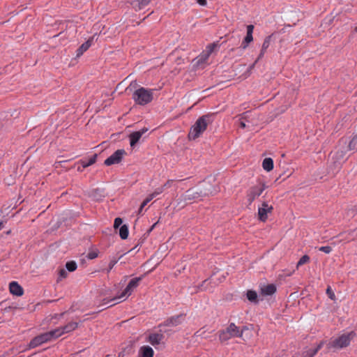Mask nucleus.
Masks as SVG:
<instances>
[{
    "instance_id": "obj_8",
    "label": "nucleus",
    "mask_w": 357,
    "mask_h": 357,
    "mask_svg": "<svg viewBox=\"0 0 357 357\" xmlns=\"http://www.w3.org/2000/svg\"><path fill=\"white\" fill-rule=\"evenodd\" d=\"M266 186L264 183H260L257 185L252 187L247 195V199L249 204H251L254 200L259 197L263 191L266 189Z\"/></svg>"
},
{
    "instance_id": "obj_16",
    "label": "nucleus",
    "mask_w": 357,
    "mask_h": 357,
    "mask_svg": "<svg viewBox=\"0 0 357 357\" xmlns=\"http://www.w3.org/2000/svg\"><path fill=\"white\" fill-rule=\"evenodd\" d=\"M276 291V287L273 284L263 285L261 287V292L264 296H271Z\"/></svg>"
},
{
    "instance_id": "obj_51",
    "label": "nucleus",
    "mask_w": 357,
    "mask_h": 357,
    "mask_svg": "<svg viewBox=\"0 0 357 357\" xmlns=\"http://www.w3.org/2000/svg\"><path fill=\"white\" fill-rule=\"evenodd\" d=\"M340 164V162H338L337 165L338 168H339Z\"/></svg>"
},
{
    "instance_id": "obj_13",
    "label": "nucleus",
    "mask_w": 357,
    "mask_h": 357,
    "mask_svg": "<svg viewBox=\"0 0 357 357\" xmlns=\"http://www.w3.org/2000/svg\"><path fill=\"white\" fill-rule=\"evenodd\" d=\"M250 117V112H246L239 116L238 119L236 121V123L240 128L243 129L245 128L246 127H249Z\"/></svg>"
},
{
    "instance_id": "obj_29",
    "label": "nucleus",
    "mask_w": 357,
    "mask_h": 357,
    "mask_svg": "<svg viewBox=\"0 0 357 357\" xmlns=\"http://www.w3.org/2000/svg\"><path fill=\"white\" fill-rule=\"evenodd\" d=\"M247 298L251 302H256L257 294L256 291L250 290L247 292Z\"/></svg>"
},
{
    "instance_id": "obj_23",
    "label": "nucleus",
    "mask_w": 357,
    "mask_h": 357,
    "mask_svg": "<svg viewBox=\"0 0 357 357\" xmlns=\"http://www.w3.org/2000/svg\"><path fill=\"white\" fill-rule=\"evenodd\" d=\"M91 40H88L83 43L77 50V57L82 56L91 45Z\"/></svg>"
},
{
    "instance_id": "obj_33",
    "label": "nucleus",
    "mask_w": 357,
    "mask_h": 357,
    "mask_svg": "<svg viewBox=\"0 0 357 357\" xmlns=\"http://www.w3.org/2000/svg\"><path fill=\"white\" fill-rule=\"evenodd\" d=\"M344 154L343 151H340V152L337 151L333 155L332 158H333V160H339V159H342L344 158Z\"/></svg>"
},
{
    "instance_id": "obj_3",
    "label": "nucleus",
    "mask_w": 357,
    "mask_h": 357,
    "mask_svg": "<svg viewBox=\"0 0 357 357\" xmlns=\"http://www.w3.org/2000/svg\"><path fill=\"white\" fill-rule=\"evenodd\" d=\"M356 333L354 331L344 333L337 337L332 338L327 344V349L333 351L348 347L354 338Z\"/></svg>"
},
{
    "instance_id": "obj_18",
    "label": "nucleus",
    "mask_w": 357,
    "mask_h": 357,
    "mask_svg": "<svg viewBox=\"0 0 357 357\" xmlns=\"http://www.w3.org/2000/svg\"><path fill=\"white\" fill-rule=\"evenodd\" d=\"M152 0H135L131 4L136 10L145 8Z\"/></svg>"
},
{
    "instance_id": "obj_7",
    "label": "nucleus",
    "mask_w": 357,
    "mask_h": 357,
    "mask_svg": "<svg viewBox=\"0 0 357 357\" xmlns=\"http://www.w3.org/2000/svg\"><path fill=\"white\" fill-rule=\"evenodd\" d=\"M141 280H142L141 277L135 278L132 279L129 282L128 284L127 285V287H126L124 291L121 293V294L117 297L113 298L112 299L110 300V301H116L117 299H121V298H123L125 300L130 295H131L133 290L138 286L139 282L141 281ZM109 302V301H107L105 303H108Z\"/></svg>"
},
{
    "instance_id": "obj_50",
    "label": "nucleus",
    "mask_w": 357,
    "mask_h": 357,
    "mask_svg": "<svg viewBox=\"0 0 357 357\" xmlns=\"http://www.w3.org/2000/svg\"><path fill=\"white\" fill-rule=\"evenodd\" d=\"M355 32H357V26L354 29Z\"/></svg>"
},
{
    "instance_id": "obj_21",
    "label": "nucleus",
    "mask_w": 357,
    "mask_h": 357,
    "mask_svg": "<svg viewBox=\"0 0 357 357\" xmlns=\"http://www.w3.org/2000/svg\"><path fill=\"white\" fill-rule=\"evenodd\" d=\"M163 338V335L159 333H153L149 336V342L152 345L159 344Z\"/></svg>"
},
{
    "instance_id": "obj_24",
    "label": "nucleus",
    "mask_w": 357,
    "mask_h": 357,
    "mask_svg": "<svg viewBox=\"0 0 357 357\" xmlns=\"http://www.w3.org/2000/svg\"><path fill=\"white\" fill-rule=\"evenodd\" d=\"M264 170L270 172L273 169V160L271 158H266L262 162Z\"/></svg>"
},
{
    "instance_id": "obj_34",
    "label": "nucleus",
    "mask_w": 357,
    "mask_h": 357,
    "mask_svg": "<svg viewBox=\"0 0 357 357\" xmlns=\"http://www.w3.org/2000/svg\"><path fill=\"white\" fill-rule=\"evenodd\" d=\"M326 294L328 296V297L332 300V301H335V295L333 292V291L331 289V287H328L327 289H326Z\"/></svg>"
},
{
    "instance_id": "obj_38",
    "label": "nucleus",
    "mask_w": 357,
    "mask_h": 357,
    "mask_svg": "<svg viewBox=\"0 0 357 357\" xmlns=\"http://www.w3.org/2000/svg\"><path fill=\"white\" fill-rule=\"evenodd\" d=\"M163 191V187L157 188L153 193H151L150 195H153V199L156 197L157 195L162 193Z\"/></svg>"
},
{
    "instance_id": "obj_28",
    "label": "nucleus",
    "mask_w": 357,
    "mask_h": 357,
    "mask_svg": "<svg viewBox=\"0 0 357 357\" xmlns=\"http://www.w3.org/2000/svg\"><path fill=\"white\" fill-rule=\"evenodd\" d=\"M348 149L350 151L357 150V134L355 136H354L352 139L350 141L348 145Z\"/></svg>"
},
{
    "instance_id": "obj_25",
    "label": "nucleus",
    "mask_w": 357,
    "mask_h": 357,
    "mask_svg": "<svg viewBox=\"0 0 357 357\" xmlns=\"http://www.w3.org/2000/svg\"><path fill=\"white\" fill-rule=\"evenodd\" d=\"M254 30V26L252 24L247 26V34L244 38V40L247 43H250L253 40L252 33Z\"/></svg>"
},
{
    "instance_id": "obj_4",
    "label": "nucleus",
    "mask_w": 357,
    "mask_h": 357,
    "mask_svg": "<svg viewBox=\"0 0 357 357\" xmlns=\"http://www.w3.org/2000/svg\"><path fill=\"white\" fill-rule=\"evenodd\" d=\"M213 121V116L206 114L199 118L195 123L192 126L188 137L190 139L198 138L206 129L208 125Z\"/></svg>"
},
{
    "instance_id": "obj_11",
    "label": "nucleus",
    "mask_w": 357,
    "mask_h": 357,
    "mask_svg": "<svg viewBox=\"0 0 357 357\" xmlns=\"http://www.w3.org/2000/svg\"><path fill=\"white\" fill-rule=\"evenodd\" d=\"M50 342L47 332L40 334L31 340L29 342V348H35L41 345L43 343Z\"/></svg>"
},
{
    "instance_id": "obj_49",
    "label": "nucleus",
    "mask_w": 357,
    "mask_h": 357,
    "mask_svg": "<svg viewBox=\"0 0 357 357\" xmlns=\"http://www.w3.org/2000/svg\"><path fill=\"white\" fill-rule=\"evenodd\" d=\"M105 357H112L111 355H107Z\"/></svg>"
},
{
    "instance_id": "obj_35",
    "label": "nucleus",
    "mask_w": 357,
    "mask_h": 357,
    "mask_svg": "<svg viewBox=\"0 0 357 357\" xmlns=\"http://www.w3.org/2000/svg\"><path fill=\"white\" fill-rule=\"evenodd\" d=\"M319 250L324 252L326 254H329L332 251V248L331 246H321L319 248Z\"/></svg>"
},
{
    "instance_id": "obj_39",
    "label": "nucleus",
    "mask_w": 357,
    "mask_h": 357,
    "mask_svg": "<svg viewBox=\"0 0 357 357\" xmlns=\"http://www.w3.org/2000/svg\"><path fill=\"white\" fill-rule=\"evenodd\" d=\"M117 261L116 260H112L109 264V268L107 270V273H109L112 268L114 266V265L116 264Z\"/></svg>"
},
{
    "instance_id": "obj_19",
    "label": "nucleus",
    "mask_w": 357,
    "mask_h": 357,
    "mask_svg": "<svg viewBox=\"0 0 357 357\" xmlns=\"http://www.w3.org/2000/svg\"><path fill=\"white\" fill-rule=\"evenodd\" d=\"M139 357H153V350L149 346L142 347L139 351Z\"/></svg>"
},
{
    "instance_id": "obj_40",
    "label": "nucleus",
    "mask_w": 357,
    "mask_h": 357,
    "mask_svg": "<svg viewBox=\"0 0 357 357\" xmlns=\"http://www.w3.org/2000/svg\"><path fill=\"white\" fill-rule=\"evenodd\" d=\"M98 256V254L95 252H89L88 254V258L90 259H95Z\"/></svg>"
},
{
    "instance_id": "obj_44",
    "label": "nucleus",
    "mask_w": 357,
    "mask_h": 357,
    "mask_svg": "<svg viewBox=\"0 0 357 357\" xmlns=\"http://www.w3.org/2000/svg\"><path fill=\"white\" fill-rule=\"evenodd\" d=\"M5 225V222L2 220H0V230H1Z\"/></svg>"
},
{
    "instance_id": "obj_1",
    "label": "nucleus",
    "mask_w": 357,
    "mask_h": 357,
    "mask_svg": "<svg viewBox=\"0 0 357 357\" xmlns=\"http://www.w3.org/2000/svg\"><path fill=\"white\" fill-rule=\"evenodd\" d=\"M252 335V331L248 327L240 328L234 323H231L225 330L220 332L219 339L221 342L229 340L234 337H240L243 341L248 340Z\"/></svg>"
},
{
    "instance_id": "obj_45",
    "label": "nucleus",
    "mask_w": 357,
    "mask_h": 357,
    "mask_svg": "<svg viewBox=\"0 0 357 357\" xmlns=\"http://www.w3.org/2000/svg\"><path fill=\"white\" fill-rule=\"evenodd\" d=\"M265 51H263L261 50V52H260V54L259 55V57H258V59H260L261 58H262L265 54Z\"/></svg>"
},
{
    "instance_id": "obj_22",
    "label": "nucleus",
    "mask_w": 357,
    "mask_h": 357,
    "mask_svg": "<svg viewBox=\"0 0 357 357\" xmlns=\"http://www.w3.org/2000/svg\"><path fill=\"white\" fill-rule=\"evenodd\" d=\"M78 327V323L71 321L68 323L66 325L61 326L63 334L70 333L75 331Z\"/></svg>"
},
{
    "instance_id": "obj_46",
    "label": "nucleus",
    "mask_w": 357,
    "mask_h": 357,
    "mask_svg": "<svg viewBox=\"0 0 357 357\" xmlns=\"http://www.w3.org/2000/svg\"><path fill=\"white\" fill-rule=\"evenodd\" d=\"M197 2L202 6H204L206 4V0H197Z\"/></svg>"
},
{
    "instance_id": "obj_27",
    "label": "nucleus",
    "mask_w": 357,
    "mask_h": 357,
    "mask_svg": "<svg viewBox=\"0 0 357 357\" xmlns=\"http://www.w3.org/2000/svg\"><path fill=\"white\" fill-rule=\"evenodd\" d=\"M119 235L122 239H126L128 236V227L126 225H121L119 229Z\"/></svg>"
},
{
    "instance_id": "obj_43",
    "label": "nucleus",
    "mask_w": 357,
    "mask_h": 357,
    "mask_svg": "<svg viewBox=\"0 0 357 357\" xmlns=\"http://www.w3.org/2000/svg\"><path fill=\"white\" fill-rule=\"evenodd\" d=\"M249 43H247L244 40L241 44V47L245 50V48H247L248 45Z\"/></svg>"
},
{
    "instance_id": "obj_48",
    "label": "nucleus",
    "mask_w": 357,
    "mask_h": 357,
    "mask_svg": "<svg viewBox=\"0 0 357 357\" xmlns=\"http://www.w3.org/2000/svg\"><path fill=\"white\" fill-rule=\"evenodd\" d=\"M142 211V209H141V206H140L138 213H141Z\"/></svg>"
},
{
    "instance_id": "obj_20",
    "label": "nucleus",
    "mask_w": 357,
    "mask_h": 357,
    "mask_svg": "<svg viewBox=\"0 0 357 357\" xmlns=\"http://www.w3.org/2000/svg\"><path fill=\"white\" fill-rule=\"evenodd\" d=\"M50 341L56 340L58 337L63 335V332L61 327H59L52 331L47 332Z\"/></svg>"
},
{
    "instance_id": "obj_32",
    "label": "nucleus",
    "mask_w": 357,
    "mask_h": 357,
    "mask_svg": "<svg viewBox=\"0 0 357 357\" xmlns=\"http://www.w3.org/2000/svg\"><path fill=\"white\" fill-rule=\"evenodd\" d=\"M310 257L307 255H303L298 261L296 264V268H298L299 266L309 262Z\"/></svg>"
},
{
    "instance_id": "obj_52",
    "label": "nucleus",
    "mask_w": 357,
    "mask_h": 357,
    "mask_svg": "<svg viewBox=\"0 0 357 357\" xmlns=\"http://www.w3.org/2000/svg\"><path fill=\"white\" fill-rule=\"evenodd\" d=\"M112 305H113V304L107 305V307H112Z\"/></svg>"
},
{
    "instance_id": "obj_6",
    "label": "nucleus",
    "mask_w": 357,
    "mask_h": 357,
    "mask_svg": "<svg viewBox=\"0 0 357 357\" xmlns=\"http://www.w3.org/2000/svg\"><path fill=\"white\" fill-rule=\"evenodd\" d=\"M218 47V43H213L208 45L206 47V50L193 60L195 66L199 67L206 63L210 55Z\"/></svg>"
},
{
    "instance_id": "obj_14",
    "label": "nucleus",
    "mask_w": 357,
    "mask_h": 357,
    "mask_svg": "<svg viewBox=\"0 0 357 357\" xmlns=\"http://www.w3.org/2000/svg\"><path fill=\"white\" fill-rule=\"evenodd\" d=\"M183 320V315H177L167 319L163 325L167 326H176L182 323Z\"/></svg>"
},
{
    "instance_id": "obj_41",
    "label": "nucleus",
    "mask_w": 357,
    "mask_h": 357,
    "mask_svg": "<svg viewBox=\"0 0 357 357\" xmlns=\"http://www.w3.org/2000/svg\"><path fill=\"white\" fill-rule=\"evenodd\" d=\"M66 275H67V273L65 270L63 269H61L60 271H59V276L61 278H66Z\"/></svg>"
},
{
    "instance_id": "obj_17",
    "label": "nucleus",
    "mask_w": 357,
    "mask_h": 357,
    "mask_svg": "<svg viewBox=\"0 0 357 357\" xmlns=\"http://www.w3.org/2000/svg\"><path fill=\"white\" fill-rule=\"evenodd\" d=\"M322 346L323 342H320L316 347L304 351L301 357H314Z\"/></svg>"
},
{
    "instance_id": "obj_2",
    "label": "nucleus",
    "mask_w": 357,
    "mask_h": 357,
    "mask_svg": "<svg viewBox=\"0 0 357 357\" xmlns=\"http://www.w3.org/2000/svg\"><path fill=\"white\" fill-rule=\"evenodd\" d=\"M218 192V190L208 183H204L202 188H193L188 190L183 195V199L185 202H193L201 199L202 197L208 196Z\"/></svg>"
},
{
    "instance_id": "obj_15",
    "label": "nucleus",
    "mask_w": 357,
    "mask_h": 357,
    "mask_svg": "<svg viewBox=\"0 0 357 357\" xmlns=\"http://www.w3.org/2000/svg\"><path fill=\"white\" fill-rule=\"evenodd\" d=\"M10 292L15 296H22L24 293L22 287L17 282H11L9 284Z\"/></svg>"
},
{
    "instance_id": "obj_9",
    "label": "nucleus",
    "mask_w": 357,
    "mask_h": 357,
    "mask_svg": "<svg viewBox=\"0 0 357 357\" xmlns=\"http://www.w3.org/2000/svg\"><path fill=\"white\" fill-rule=\"evenodd\" d=\"M126 154V151L123 149H118L112 155H111L109 158H107L105 160V165L107 166H109L114 164L119 163L123 155Z\"/></svg>"
},
{
    "instance_id": "obj_26",
    "label": "nucleus",
    "mask_w": 357,
    "mask_h": 357,
    "mask_svg": "<svg viewBox=\"0 0 357 357\" xmlns=\"http://www.w3.org/2000/svg\"><path fill=\"white\" fill-rule=\"evenodd\" d=\"M96 158H97V155L96 154H94L93 156H91L88 160H82L80 161L82 165V167L83 168H86L90 165H92L93 164H94L96 161Z\"/></svg>"
},
{
    "instance_id": "obj_37",
    "label": "nucleus",
    "mask_w": 357,
    "mask_h": 357,
    "mask_svg": "<svg viewBox=\"0 0 357 357\" xmlns=\"http://www.w3.org/2000/svg\"><path fill=\"white\" fill-rule=\"evenodd\" d=\"M122 222H123V221H122L121 218H115L114 223V227L118 228L119 227H120L121 225Z\"/></svg>"
},
{
    "instance_id": "obj_53",
    "label": "nucleus",
    "mask_w": 357,
    "mask_h": 357,
    "mask_svg": "<svg viewBox=\"0 0 357 357\" xmlns=\"http://www.w3.org/2000/svg\"><path fill=\"white\" fill-rule=\"evenodd\" d=\"M112 305H113V304L107 305V307H112Z\"/></svg>"
},
{
    "instance_id": "obj_31",
    "label": "nucleus",
    "mask_w": 357,
    "mask_h": 357,
    "mask_svg": "<svg viewBox=\"0 0 357 357\" xmlns=\"http://www.w3.org/2000/svg\"><path fill=\"white\" fill-rule=\"evenodd\" d=\"M66 267L68 271H74L77 268V264L74 261H68L66 264Z\"/></svg>"
},
{
    "instance_id": "obj_47",
    "label": "nucleus",
    "mask_w": 357,
    "mask_h": 357,
    "mask_svg": "<svg viewBox=\"0 0 357 357\" xmlns=\"http://www.w3.org/2000/svg\"><path fill=\"white\" fill-rule=\"evenodd\" d=\"M157 224H158V222H155V224H153V225L151 226V227L149 229V232H151V231L153 229V228L155 227V226Z\"/></svg>"
},
{
    "instance_id": "obj_12",
    "label": "nucleus",
    "mask_w": 357,
    "mask_h": 357,
    "mask_svg": "<svg viewBox=\"0 0 357 357\" xmlns=\"http://www.w3.org/2000/svg\"><path fill=\"white\" fill-rule=\"evenodd\" d=\"M147 131H148V128H143L142 129H141L138 131L132 132L129 135L130 146L134 147L136 145V144L139 142L142 135L144 134H145Z\"/></svg>"
},
{
    "instance_id": "obj_5",
    "label": "nucleus",
    "mask_w": 357,
    "mask_h": 357,
    "mask_svg": "<svg viewBox=\"0 0 357 357\" xmlns=\"http://www.w3.org/2000/svg\"><path fill=\"white\" fill-rule=\"evenodd\" d=\"M153 91L152 89L141 87L135 91L132 98L136 103L140 105H146L153 100Z\"/></svg>"
},
{
    "instance_id": "obj_30",
    "label": "nucleus",
    "mask_w": 357,
    "mask_h": 357,
    "mask_svg": "<svg viewBox=\"0 0 357 357\" xmlns=\"http://www.w3.org/2000/svg\"><path fill=\"white\" fill-rule=\"evenodd\" d=\"M272 35L267 36L262 44L261 50L266 51L268 48L271 41Z\"/></svg>"
},
{
    "instance_id": "obj_42",
    "label": "nucleus",
    "mask_w": 357,
    "mask_h": 357,
    "mask_svg": "<svg viewBox=\"0 0 357 357\" xmlns=\"http://www.w3.org/2000/svg\"><path fill=\"white\" fill-rule=\"evenodd\" d=\"M126 354V350H123L121 351V352H119V355H118V357H124Z\"/></svg>"
},
{
    "instance_id": "obj_10",
    "label": "nucleus",
    "mask_w": 357,
    "mask_h": 357,
    "mask_svg": "<svg viewBox=\"0 0 357 357\" xmlns=\"http://www.w3.org/2000/svg\"><path fill=\"white\" fill-rule=\"evenodd\" d=\"M273 209V208L271 205H269L267 202H263L258 208L259 219L262 222H265L268 218V214L271 213Z\"/></svg>"
},
{
    "instance_id": "obj_36",
    "label": "nucleus",
    "mask_w": 357,
    "mask_h": 357,
    "mask_svg": "<svg viewBox=\"0 0 357 357\" xmlns=\"http://www.w3.org/2000/svg\"><path fill=\"white\" fill-rule=\"evenodd\" d=\"M153 199V195H149L142 203L141 204V209H143V208L151 200Z\"/></svg>"
}]
</instances>
